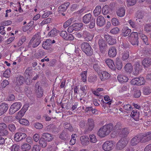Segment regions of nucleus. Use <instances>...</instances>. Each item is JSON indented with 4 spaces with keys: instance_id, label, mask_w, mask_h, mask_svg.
Segmentation results:
<instances>
[{
    "instance_id": "412c9836",
    "label": "nucleus",
    "mask_w": 151,
    "mask_h": 151,
    "mask_svg": "<svg viewBox=\"0 0 151 151\" xmlns=\"http://www.w3.org/2000/svg\"><path fill=\"white\" fill-rule=\"evenodd\" d=\"M105 23V20L103 17L100 16L96 19V24L99 26H103Z\"/></svg>"
},
{
    "instance_id": "8fccbe9b",
    "label": "nucleus",
    "mask_w": 151,
    "mask_h": 151,
    "mask_svg": "<svg viewBox=\"0 0 151 151\" xmlns=\"http://www.w3.org/2000/svg\"><path fill=\"white\" fill-rule=\"evenodd\" d=\"M139 85H141L144 84L145 82V81L144 77H140L138 78Z\"/></svg>"
},
{
    "instance_id": "338daca9",
    "label": "nucleus",
    "mask_w": 151,
    "mask_h": 151,
    "mask_svg": "<svg viewBox=\"0 0 151 151\" xmlns=\"http://www.w3.org/2000/svg\"><path fill=\"white\" fill-rule=\"evenodd\" d=\"M112 23L114 26H117L119 24V23L118 20L115 18H113L111 20Z\"/></svg>"
},
{
    "instance_id": "39448f33",
    "label": "nucleus",
    "mask_w": 151,
    "mask_h": 151,
    "mask_svg": "<svg viewBox=\"0 0 151 151\" xmlns=\"http://www.w3.org/2000/svg\"><path fill=\"white\" fill-rule=\"evenodd\" d=\"M138 36L137 32H132L129 37V41L133 45H138L139 43Z\"/></svg>"
},
{
    "instance_id": "72a5a7b5",
    "label": "nucleus",
    "mask_w": 151,
    "mask_h": 151,
    "mask_svg": "<svg viewBox=\"0 0 151 151\" xmlns=\"http://www.w3.org/2000/svg\"><path fill=\"white\" fill-rule=\"evenodd\" d=\"M99 44L100 50L101 52H102L106 45V43L104 40L101 39L99 40Z\"/></svg>"
},
{
    "instance_id": "774afa93",
    "label": "nucleus",
    "mask_w": 151,
    "mask_h": 151,
    "mask_svg": "<svg viewBox=\"0 0 151 151\" xmlns=\"http://www.w3.org/2000/svg\"><path fill=\"white\" fill-rule=\"evenodd\" d=\"M40 146L38 145H34L32 149V151H40Z\"/></svg>"
},
{
    "instance_id": "69168bd1",
    "label": "nucleus",
    "mask_w": 151,
    "mask_h": 151,
    "mask_svg": "<svg viewBox=\"0 0 151 151\" xmlns=\"http://www.w3.org/2000/svg\"><path fill=\"white\" fill-rule=\"evenodd\" d=\"M145 30L147 32L151 31V23L145 25Z\"/></svg>"
},
{
    "instance_id": "49530a36",
    "label": "nucleus",
    "mask_w": 151,
    "mask_h": 151,
    "mask_svg": "<svg viewBox=\"0 0 151 151\" xmlns=\"http://www.w3.org/2000/svg\"><path fill=\"white\" fill-rule=\"evenodd\" d=\"M89 137L90 139V142L92 143H95L97 141V139L95 135H90L89 136Z\"/></svg>"
},
{
    "instance_id": "c85d7f7f",
    "label": "nucleus",
    "mask_w": 151,
    "mask_h": 151,
    "mask_svg": "<svg viewBox=\"0 0 151 151\" xmlns=\"http://www.w3.org/2000/svg\"><path fill=\"white\" fill-rule=\"evenodd\" d=\"M117 15L120 17H123L125 13V10L124 7H120L116 11Z\"/></svg>"
},
{
    "instance_id": "20e7f679",
    "label": "nucleus",
    "mask_w": 151,
    "mask_h": 151,
    "mask_svg": "<svg viewBox=\"0 0 151 151\" xmlns=\"http://www.w3.org/2000/svg\"><path fill=\"white\" fill-rule=\"evenodd\" d=\"M81 49L83 51L88 55L90 56L93 53V50L88 43L84 42L81 45Z\"/></svg>"
},
{
    "instance_id": "4be33fe9",
    "label": "nucleus",
    "mask_w": 151,
    "mask_h": 151,
    "mask_svg": "<svg viewBox=\"0 0 151 151\" xmlns=\"http://www.w3.org/2000/svg\"><path fill=\"white\" fill-rule=\"evenodd\" d=\"M117 79L119 82L122 83L127 82L129 78L127 76L124 75L119 74L117 76Z\"/></svg>"
},
{
    "instance_id": "423d86ee",
    "label": "nucleus",
    "mask_w": 151,
    "mask_h": 151,
    "mask_svg": "<svg viewBox=\"0 0 151 151\" xmlns=\"http://www.w3.org/2000/svg\"><path fill=\"white\" fill-rule=\"evenodd\" d=\"M128 142L125 138L121 139L116 144V147L117 150H122L127 145Z\"/></svg>"
},
{
    "instance_id": "603ef678",
    "label": "nucleus",
    "mask_w": 151,
    "mask_h": 151,
    "mask_svg": "<svg viewBox=\"0 0 151 151\" xmlns=\"http://www.w3.org/2000/svg\"><path fill=\"white\" fill-rule=\"evenodd\" d=\"M10 149L11 151H18L19 150V147L17 145L14 144L11 147Z\"/></svg>"
},
{
    "instance_id": "f704fd0d",
    "label": "nucleus",
    "mask_w": 151,
    "mask_h": 151,
    "mask_svg": "<svg viewBox=\"0 0 151 151\" xmlns=\"http://www.w3.org/2000/svg\"><path fill=\"white\" fill-rule=\"evenodd\" d=\"M59 31L54 28L51 30L48 34L49 36L54 37L57 36L59 33Z\"/></svg>"
},
{
    "instance_id": "f8f14e48",
    "label": "nucleus",
    "mask_w": 151,
    "mask_h": 151,
    "mask_svg": "<svg viewBox=\"0 0 151 151\" xmlns=\"http://www.w3.org/2000/svg\"><path fill=\"white\" fill-rule=\"evenodd\" d=\"M70 3L69 2H67L60 6L58 9V12L60 14H61L63 16L65 15V14L63 12H65L67 9L68 7L69 6Z\"/></svg>"
},
{
    "instance_id": "b1692460",
    "label": "nucleus",
    "mask_w": 151,
    "mask_h": 151,
    "mask_svg": "<svg viewBox=\"0 0 151 151\" xmlns=\"http://www.w3.org/2000/svg\"><path fill=\"white\" fill-rule=\"evenodd\" d=\"M42 137L46 141L50 142L54 138L53 135L48 133H44L42 135Z\"/></svg>"
},
{
    "instance_id": "4468645a",
    "label": "nucleus",
    "mask_w": 151,
    "mask_h": 151,
    "mask_svg": "<svg viewBox=\"0 0 151 151\" xmlns=\"http://www.w3.org/2000/svg\"><path fill=\"white\" fill-rule=\"evenodd\" d=\"M120 124H118L115 126L114 129L116 130H118L119 129L121 133L120 134H122L125 135H127L129 133V131L127 128H124L123 129H121Z\"/></svg>"
},
{
    "instance_id": "09e8293b",
    "label": "nucleus",
    "mask_w": 151,
    "mask_h": 151,
    "mask_svg": "<svg viewBox=\"0 0 151 151\" xmlns=\"http://www.w3.org/2000/svg\"><path fill=\"white\" fill-rule=\"evenodd\" d=\"M143 93L145 95H149L151 93V90L150 88L149 87L144 88L143 90Z\"/></svg>"
},
{
    "instance_id": "79ce46f5",
    "label": "nucleus",
    "mask_w": 151,
    "mask_h": 151,
    "mask_svg": "<svg viewBox=\"0 0 151 151\" xmlns=\"http://www.w3.org/2000/svg\"><path fill=\"white\" fill-rule=\"evenodd\" d=\"M25 113V112L21 109L16 116V118L17 119H19L20 118L22 117L24 115Z\"/></svg>"
},
{
    "instance_id": "5fc2aeb1",
    "label": "nucleus",
    "mask_w": 151,
    "mask_h": 151,
    "mask_svg": "<svg viewBox=\"0 0 151 151\" xmlns=\"http://www.w3.org/2000/svg\"><path fill=\"white\" fill-rule=\"evenodd\" d=\"M119 31V29L118 27H115L111 29L110 31V32L113 35H115L118 33Z\"/></svg>"
},
{
    "instance_id": "0eeeda50",
    "label": "nucleus",
    "mask_w": 151,
    "mask_h": 151,
    "mask_svg": "<svg viewBox=\"0 0 151 151\" xmlns=\"http://www.w3.org/2000/svg\"><path fill=\"white\" fill-rule=\"evenodd\" d=\"M22 104L20 102H15L11 106L9 110V113L12 114L18 110L21 107Z\"/></svg>"
},
{
    "instance_id": "6e6d98bb",
    "label": "nucleus",
    "mask_w": 151,
    "mask_h": 151,
    "mask_svg": "<svg viewBox=\"0 0 151 151\" xmlns=\"http://www.w3.org/2000/svg\"><path fill=\"white\" fill-rule=\"evenodd\" d=\"M34 127L36 129H40L43 127L42 124L39 122H37L34 124Z\"/></svg>"
},
{
    "instance_id": "58836bf2",
    "label": "nucleus",
    "mask_w": 151,
    "mask_h": 151,
    "mask_svg": "<svg viewBox=\"0 0 151 151\" xmlns=\"http://www.w3.org/2000/svg\"><path fill=\"white\" fill-rule=\"evenodd\" d=\"M83 26L82 23H76L73 24V26L74 28L75 31L80 30Z\"/></svg>"
},
{
    "instance_id": "c03bdc74",
    "label": "nucleus",
    "mask_w": 151,
    "mask_h": 151,
    "mask_svg": "<svg viewBox=\"0 0 151 151\" xmlns=\"http://www.w3.org/2000/svg\"><path fill=\"white\" fill-rule=\"evenodd\" d=\"M21 148L23 150H29L31 148V147L29 144L24 143L22 146Z\"/></svg>"
},
{
    "instance_id": "e2e57ef3",
    "label": "nucleus",
    "mask_w": 151,
    "mask_h": 151,
    "mask_svg": "<svg viewBox=\"0 0 151 151\" xmlns=\"http://www.w3.org/2000/svg\"><path fill=\"white\" fill-rule=\"evenodd\" d=\"M141 95V93L140 91L138 89L135 90L134 96L135 98L139 97Z\"/></svg>"
},
{
    "instance_id": "6e6552de",
    "label": "nucleus",
    "mask_w": 151,
    "mask_h": 151,
    "mask_svg": "<svg viewBox=\"0 0 151 151\" xmlns=\"http://www.w3.org/2000/svg\"><path fill=\"white\" fill-rule=\"evenodd\" d=\"M97 73L100 79L102 81L109 79L111 77L110 74L106 71H101Z\"/></svg>"
},
{
    "instance_id": "f3484780",
    "label": "nucleus",
    "mask_w": 151,
    "mask_h": 151,
    "mask_svg": "<svg viewBox=\"0 0 151 151\" xmlns=\"http://www.w3.org/2000/svg\"><path fill=\"white\" fill-rule=\"evenodd\" d=\"M141 137L144 142L148 141L151 139V132L142 134Z\"/></svg>"
},
{
    "instance_id": "c756f323",
    "label": "nucleus",
    "mask_w": 151,
    "mask_h": 151,
    "mask_svg": "<svg viewBox=\"0 0 151 151\" xmlns=\"http://www.w3.org/2000/svg\"><path fill=\"white\" fill-rule=\"evenodd\" d=\"M131 116L136 121H137L139 116V114L136 110H133L131 113Z\"/></svg>"
},
{
    "instance_id": "c9c22d12",
    "label": "nucleus",
    "mask_w": 151,
    "mask_h": 151,
    "mask_svg": "<svg viewBox=\"0 0 151 151\" xmlns=\"http://www.w3.org/2000/svg\"><path fill=\"white\" fill-rule=\"evenodd\" d=\"M19 120V122L20 124L24 125L26 126H28L29 124V121L24 118L20 119Z\"/></svg>"
},
{
    "instance_id": "9b49d317",
    "label": "nucleus",
    "mask_w": 151,
    "mask_h": 151,
    "mask_svg": "<svg viewBox=\"0 0 151 151\" xmlns=\"http://www.w3.org/2000/svg\"><path fill=\"white\" fill-rule=\"evenodd\" d=\"M7 128V125L4 123L0 124V136H6L8 134L9 132L6 129Z\"/></svg>"
},
{
    "instance_id": "cd10ccee",
    "label": "nucleus",
    "mask_w": 151,
    "mask_h": 151,
    "mask_svg": "<svg viewBox=\"0 0 151 151\" xmlns=\"http://www.w3.org/2000/svg\"><path fill=\"white\" fill-rule=\"evenodd\" d=\"M91 14L89 13L86 14L83 17V22L86 24H87L91 21Z\"/></svg>"
},
{
    "instance_id": "e433bc0d",
    "label": "nucleus",
    "mask_w": 151,
    "mask_h": 151,
    "mask_svg": "<svg viewBox=\"0 0 151 151\" xmlns=\"http://www.w3.org/2000/svg\"><path fill=\"white\" fill-rule=\"evenodd\" d=\"M101 11V7L100 6H97L93 11V13L94 15L97 16L99 15Z\"/></svg>"
},
{
    "instance_id": "7ed1b4c3",
    "label": "nucleus",
    "mask_w": 151,
    "mask_h": 151,
    "mask_svg": "<svg viewBox=\"0 0 151 151\" xmlns=\"http://www.w3.org/2000/svg\"><path fill=\"white\" fill-rule=\"evenodd\" d=\"M40 36L39 33L36 34L30 40L29 45L33 47H36L40 42Z\"/></svg>"
},
{
    "instance_id": "0e129e2a",
    "label": "nucleus",
    "mask_w": 151,
    "mask_h": 151,
    "mask_svg": "<svg viewBox=\"0 0 151 151\" xmlns=\"http://www.w3.org/2000/svg\"><path fill=\"white\" fill-rule=\"evenodd\" d=\"M93 67L94 70L96 71L97 72L101 71L99 70L100 68L99 66V62H97L96 64H94Z\"/></svg>"
},
{
    "instance_id": "7c9ffc66",
    "label": "nucleus",
    "mask_w": 151,
    "mask_h": 151,
    "mask_svg": "<svg viewBox=\"0 0 151 151\" xmlns=\"http://www.w3.org/2000/svg\"><path fill=\"white\" fill-rule=\"evenodd\" d=\"M124 69L125 70L127 73H131L133 71V67L130 63H128L125 65Z\"/></svg>"
},
{
    "instance_id": "9d476101",
    "label": "nucleus",
    "mask_w": 151,
    "mask_h": 151,
    "mask_svg": "<svg viewBox=\"0 0 151 151\" xmlns=\"http://www.w3.org/2000/svg\"><path fill=\"white\" fill-rule=\"evenodd\" d=\"M141 134L135 136L131 139L130 144L132 146L135 145L137 144L139 142H143L142 139V137H141Z\"/></svg>"
},
{
    "instance_id": "393cba45",
    "label": "nucleus",
    "mask_w": 151,
    "mask_h": 151,
    "mask_svg": "<svg viewBox=\"0 0 151 151\" xmlns=\"http://www.w3.org/2000/svg\"><path fill=\"white\" fill-rule=\"evenodd\" d=\"M94 127V122L92 119H89L88 120V122L86 126L88 131H91L93 129Z\"/></svg>"
},
{
    "instance_id": "1a4fd4ad",
    "label": "nucleus",
    "mask_w": 151,
    "mask_h": 151,
    "mask_svg": "<svg viewBox=\"0 0 151 151\" xmlns=\"http://www.w3.org/2000/svg\"><path fill=\"white\" fill-rule=\"evenodd\" d=\"M27 135L25 133L17 132L14 136V139L16 142H18L25 139Z\"/></svg>"
},
{
    "instance_id": "4d7b16f0",
    "label": "nucleus",
    "mask_w": 151,
    "mask_h": 151,
    "mask_svg": "<svg viewBox=\"0 0 151 151\" xmlns=\"http://www.w3.org/2000/svg\"><path fill=\"white\" fill-rule=\"evenodd\" d=\"M72 19H68L64 23L63 26L64 28H66L70 25L72 22Z\"/></svg>"
},
{
    "instance_id": "052dcab7",
    "label": "nucleus",
    "mask_w": 151,
    "mask_h": 151,
    "mask_svg": "<svg viewBox=\"0 0 151 151\" xmlns=\"http://www.w3.org/2000/svg\"><path fill=\"white\" fill-rule=\"evenodd\" d=\"M67 33L66 31H62L60 33V36L65 40L67 36Z\"/></svg>"
},
{
    "instance_id": "ddd939ff",
    "label": "nucleus",
    "mask_w": 151,
    "mask_h": 151,
    "mask_svg": "<svg viewBox=\"0 0 151 151\" xmlns=\"http://www.w3.org/2000/svg\"><path fill=\"white\" fill-rule=\"evenodd\" d=\"M36 88L35 92L37 97L40 98L43 96V90L41 87H40L38 83H37L35 85Z\"/></svg>"
},
{
    "instance_id": "bb28decb",
    "label": "nucleus",
    "mask_w": 151,
    "mask_h": 151,
    "mask_svg": "<svg viewBox=\"0 0 151 151\" xmlns=\"http://www.w3.org/2000/svg\"><path fill=\"white\" fill-rule=\"evenodd\" d=\"M142 63L145 68H147L151 65V59L149 58H145L142 61Z\"/></svg>"
},
{
    "instance_id": "864d4df0",
    "label": "nucleus",
    "mask_w": 151,
    "mask_h": 151,
    "mask_svg": "<svg viewBox=\"0 0 151 151\" xmlns=\"http://www.w3.org/2000/svg\"><path fill=\"white\" fill-rule=\"evenodd\" d=\"M9 130L11 132H14L16 129L15 125L13 124H9L8 126Z\"/></svg>"
},
{
    "instance_id": "2eb2a0df",
    "label": "nucleus",
    "mask_w": 151,
    "mask_h": 151,
    "mask_svg": "<svg viewBox=\"0 0 151 151\" xmlns=\"http://www.w3.org/2000/svg\"><path fill=\"white\" fill-rule=\"evenodd\" d=\"M89 137L86 136H82L80 138L81 144L83 146L87 145L89 143Z\"/></svg>"
},
{
    "instance_id": "a19ab883",
    "label": "nucleus",
    "mask_w": 151,
    "mask_h": 151,
    "mask_svg": "<svg viewBox=\"0 0 151 151\" xmlns=\"http://www.w3.org/2000/svg\"><path fill=\"white\" fill-rule=\"evenodd\" d=\"M87 71H84L81 73V78L82 81L83 82H85L87 81Z\"/></svg>"
},
{
    "instance_id": "f257e3e1",
    "label": "nucleus",
    "mask_w": 151,
    "mask_h": 151,
    "mask_svg": "<svg viewBox=\"0 0 151 151\" xmlns=\"http://www.w3.org/2000/svg\"><path fill=\"white\" fill-rule=\"evenodd\" d=\"M113 129V127L112 124H106L99 129L97 134L99 137H103L109 135Z\"/></svg>"
},
{
    "instance_id": "dca6fc26",
    "label": "nucleus",
    "mask_w": 151,
    "mask_h": 151,
    "mask_svg": "<svg viewBox=\"0 0 151 151\" xmlns=\"http://www.w3.org/2000/svg\"><path fill=\"white\" fill-rule=\"evenodd\" d=\"M104 37L107 42L109 45H112L116 42V39L108 35H105Z\"/></svg>"
},
{
    "instance_id": "6ab92c4d",
    "label": "nucleus",
    "mask_w": 151,
    "mask_h": 151,
    "mask_svg": "<svg viewBox=\"0 0 151 151\" xmlns=\"http://www.w3.org/2000/svg\"><path fill=\"white\" fill-rule=\"evenodd\" d=\"M105 62L110 69L113 70H115V65L112 60L109 58L105 60Z\"/></svg>"
},
{
    "instance_id": "a211bd4d",
    "label": "nucleus",
    "mask_w": 151,
    "mask_h": 151,
    "mask_svg": "<svg viewBox=\"0 0 151 151\" xmlns=\"http://www.w3.org/2000/svg\"><path fill=\"white\" fill-rule=\"evenodd\" d=\"M8 109V105L5 103H2L0 105V116L5 113Z\"/></svg>"
},
{
    "instance_id": "4c0bfd02",
    "label": "nucleus",
    "mask_w": 151,
    "mask_h": 151,
    "mask_svg": "<svg viewBox=\"0 0 151 151\" xmlns=\"http://www.w3.org/2000/svg\"><path fill=\"white\" fill-rule=\"evenodd\" d=\"M110 9L107 5H105L102 8V13L104 15H106L109 12Z\"/></svg>"
},
{
    "instance_id": "aec40b11",
    "label": "nucleus",
    "mask_w": 151,
    "mask_h": 151,
    "mask_svg": "<svg viewBox=\"0 0 151 151\" xmlns=\"http://www.w3.org/2000/svg\"><path fill=\"white\" fill-rule=\"evenodd\" d=\"M51 44L52 41L51 40L47 39L46 41L43 42L42 47L45 49L49 50L51 48Z\"/></svg>"
},
{
    "instance_id": "680f3d73",
    "label": "nucleus",
    "mask_w": 151,
    "mask_h": 151,
    "mask_svg": "<svg viewBox=\"0 0 151 151\" xmlns=\"http://www.w3.org/2000/svg\"><path fill=\"white\" fill-rule=\"evenodd\" d=\"M52 19L50 18H48L46 19H44L40 23L41 25H43L45 24H47L51 22Z\"/></svg>"
},
{
    "instance_id": "ea45409f",
    "label": "nucleus",
    "mask_w": 151,
    "mask_h": 151,
    "mask_svg": "<svg viewBox=\"0 0 151 151\" xmlns=\"http://www.w3.org/2000/svg\"><path fill=\"white\" fill-rule=\"evenodd\" d=\"M140 37L142 40L146 45L148 44L147 37L143 34H140Z\"/></svg>"
},
{
    "instance_id": "de8ad7c7",
    "label": "nucleus",
    "mask_w": 151,
    "mask_h": 151,
    "mask_svg": "<svg viewBox=\"0 0 151 151\" xmlns=\"http://www.w3.org/2000/svg\"><path fill=\"white\" fill-rule=\"evenodd\" d=\"M24 81L23 77L20 76L17 78V83L18 86H20L23 84Z\"/></svg>"
},
{
    "instance_id": "37998d69",
    "label": "nucleus",
    "mask_w": 151,
    "mask_h": 151,
    "mask_svg": "<svg viewBox=\"0 0 151 151\" xmlns=\"http://www.w3.org/2000/svg\"><path fill=\"white\" fill-rule=\"evenodd\" d=\"M129 57V52L128 51H125L122 54V59L123 60H127Z\"/></svg>"
},
{
    "instance_id": "bf43d9fd",
    "label": "nucleus",
    "mask_w": 151,
    "mask_h": 151,
    "mask_svg": "<svg viewBox=\"0 0 151 151\" xmlns=\"http://www.w3.org/2000/svg\"><path fill=\"white\" fill-rule=\"evenodd\" d=\"M130 83L132 85H139V83H138V78L133 79L130 81Z\"/></svg>"
},
{
    "instance_id": "a18cd8bd",
    "label": "nucleus",
    "mask_w": 151,
    "mask_h": 151,
    "mask_svg": "<svg viewBox=\"0 0 151 151\" xmlns=\"http://www.w3.org/2000/svg\"><path fill=\"white\" fill-rule=\"evenodd\" d=\"M39 143L41 147H45L47 145V143L45 140L43 138H41L39 141Z\"/></svg>"
},
{
    "instance_id": "3c124183",
    "label": "nucleus",
    "mask_w": 151,
    "mask_h": 151,
    "mask_svg": "<svg viewBox=\"0 0 151 151\" xmlns=\"http://www.w3.org/2000/svg\"><path fill=\"white\" fill-rule=\"evenodd\" d=\"M137 0H127V4L128 6H132L136 3Z\"/></svg>"
},
{
    "instance_id": "2f4dec72",
    "label": "nucleus",
    "mask_w": 151,
    "mask_h": 151,
    "mask_svg": "<svg viewBox=\"0 0 151 151\" xmlns=\"http://www.w3.org/2000/svg\"><path fill=\"white\" fill-rule=\"evenodd\" d=\"M115 68H116L118 70H120L122 67V61L119 59H116L115 62Z\"/></svg>"
},
{
    "instance_id": "a878e982",
    "label": "nucleus",
    "mask_w": 151,
    "mask_h": 151,
    "mask_svg": "<svg viewBox=\"0 0 151 151\" xmlns=\"http://www.w3.org/2000/svg\"><path fill=\"white\" fill-rule=\"evenodd\" d=\"M141 66L139 63L137 62L134 66V69L133 70V73L135 75H137L141 69Z\"/></svg>"
},
{
    "instance_id": "473e14b6",
    "label": "nucleus",
    "mask_w": 151,
    "mask_h": 151,
    "mask_svg": "<svg viewBox=\"0 0 151 151\" xmlns=\"http://www.w3.org/2000/svg\"><path fill=\"white\" fill-rule=\"evenodd\" d=\"M131 32V29H129L128 27H125L122 29V35L125 37L128 36L130 33Z\"/></svg>"
},
{
    "instance_id": "13d9d810",
    "label": "nucleus",
    "mask_w": 151,
    "mask_h": 151,
    "mask_svg": "<svg viewBox=\"0 0 151 151\" xmlns=\"http://www.w3.org/2000/svg\"><path fill=\"white\" fill-rule=\"evenodd\" d=\"M136 17L138 19H141L144 17L143 13L140 12H137L136 13Z\"/></svg>"
},
{
    "instance_id": "f03ea898",
    "label": "nucleus",
    "mask_w": 151,
    "mask_h": 151,
    "mask_svg": "<svg viewBox=\"0 0 151 151\" xmlns=\"http://www.w3.org/2000/svg\"><path fill=\"white\" fill-rule=\"evenodd\" d=\"M116 142L113 140H108L105 142L102 145V149L104 151H111L114 148Z\"/></svg>"
},
{
    "instance_id": "5701e85b",
    "label": "nucleus",
    "mask_w": 151,
    "mask_h": 151,
    "mask_svg": "<svg viewBox=\"0 0 151 151\" xmlns=\"http://www.w3.org/2000/svg\"><path fill=\"white\" fill-rule=\"evenodd\" d=\"M108 55L110 57L113 58L116 55V48L112 47H110L108 52Z\"/></svg>"
}]
</instances>
